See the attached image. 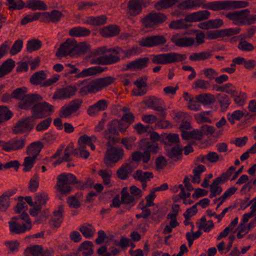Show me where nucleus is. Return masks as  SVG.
<instances>
[{
    "label": "nucleus",
    "instance_id": "f257e3e1",
    "mask_svg": "<svg viewBox=\"0 0 256 256\" xmlns=\"http://www.w3.org/2000/svg\"><path fill=\"white\" fill-rule=\"evenodd\" d=\"M248 9L230 12L226 17L230 20L236 21L239 26H249L256 24V14L250 15Z\"/></svg>",
    "mask_w": 256,
    "mask_h": 256
},
{
    "label": "nucleus",
    "instance_id": "f03ea898",
    "mask_svg": "<svg viewBox=\"0 0 256 256\" xmlns=\"http://www.w3.org/2000/svg\"><path fill=\"white\" fill-rule=\"evenodd\" d=\"M152 61L154 64H168L178 62H181L186 58V54L175 52L152 55Z\"/></svg>",
    "mask_w": 256,
    "mask_h": 256
},
{
    "label": "nucleus",
    "instance_id": "7ed1b4c3",
    "mask_svg": "<svg viewBox=\"0 0 256 256\" xmlns=\"http://www.w3.org/2000/svg\"><path fill=\"white\" fill-rule=\"evenodd\" d=\"M76 176L70 173H62L57 177L56 188L59 190L60 194L66 195L72 190L70 184H74L76 180Z\"/></svg>",
    "mask_w": 256,
    "mask_h": 256
},
{
    "label": "nucleus",
    "instance_id": "20e7f679",
    "mask_svg": "<svg viewBox=\"0 0 256 256\" xmlns=\"http://www.w3.org/2000/svg\"><path fill=\"white\" fill-rule=\"evenodd\" d=\"M54 106L46 102H37L32 106L30 116L36 119H42L50 116L54 112Z\"/></svg>",
    "mask_w": 256,
    "mask_h": 256
},
{
    "label": "nucleus",
    "instance_id": "39448f33",
    "mask_svg": "<svg viewBox=\"0 0 256 256\" xmlns=\"http://www.w3.org/2000/svg\"><path fill=\"white\" fill-rule=\"evenodd\" d=\"M218 1L208 2L206 4V0H186L179 3L178 7L183 10H190L194 8L202 7V8L218 11Z\"/></svg>",
    "mask_w": 256,
    "mask_h": 256
},
{
    "label": "nucleus",
    "instance_id": "423d86ee",
    "mask_svg": "<svg viewBox=\"0 0 256 256\" xmlns=\"http://www.w3.org/2000/svg\"><path fill=\"white\" fill-rule=\"evenodd\" d=\"M124 152L120 148H108L104 158V162L108 168H112L115 164L122 160Z\"/></svg>",
    "mask_w": 256,
    "mask_h": 256
},
{
    "label": "nucleus",
    "instance_id": "0eeeda50",
    "mask_svg": "<svg viewBox=\"0 0 256 256\" xmlns=\"http://www.w3.org/2000/svg\"><path fill=\"white\" fill-rule=\"evenodd\" d=\"M144 103L148 108L158 112L157 114L160 119L166 118L167 115L166 108L162 100L154 96H152L146 98L144 100Z\"/></svg>",
    "mask_w": 256,
    "mask_h": 256
},
{
    "label": "nucleus",
    "instance_id": "6e6552de",
    "mask_svg": "<svg viewBox=\"0 0 256 256\" xmlns=\"http://www.w3.org/2000/svg\"><path fill=\"white\" fill-rule=\"evenodd\" d=\"M139 146L144 152V158L150 160L151 154H156L158 152L160 147L155 140H150L148 138L142 139L139 142Z\"/></svg>",
    "mask_w": 256,
    "mask_h": 256
},
{
    "label": "nucleus",
    "instance_id": "1a4fd4ad",
    "mask_svg": "<svg viewBox=\"0 0 256 256\" xmlns=\"http://www.w3.org/2000/svg\"><path fill=\"white\" fill-rule=\"evenodd\" d=\"M83 102L82 99L76 98L70 101L68 104L62 106L59 112L60 118H68L71 115L76 112Z\"/></svg>",
    "mask_w": 256,
    "mask_h": 256
},
{
    "label": "nucleus",
    "instance_id": "9d476101",
    "mask_svg": "<svg viewBox=\"0 0 256 256\" xmlns=\"http://www.w3.org/2000/svg\"><path fill=\"white\" fill-rule=\"evenodd\" d=\"M138 42L140 46L149 48L164 45L166 39L163 35H154L142 38Z\"/></svg>",
    "mask_w": 256,
    "mask_h": 256
},
{
    "label": "nucleus",
    "instance_id": "9b49d317",
    "mask_svg": "<svg viewBox=\"0 0 256 256\" xmlns=\"http://www.w3.org/2000/svg\"><path fill=\"white\" fill-rule=\"evenodd\" d=\"M76 41L73 38H68L60 45V48L56 52L57 57L66 56H74V48Z\"/></svg>",
    "mask_w": 256,
    "mask_h": 256
},
{
    "label": "nucleus",
    "instance_id": "f8f14e48",
    "mask_svg": "<svg viewBox=\"0 0 256 256\" xmlns=\"http://www.w3.org/2000/svg\"><path fill=\"white\" fill-rule=\"evenodd\" d=\"M36 121L30 116L22 119L16 123L12 132L15 134H21L26 131L30 132L34 128Z\"/></svg>",
    "mask_w": 256,
    "mask_h": 256
},
{
    "label": "nucleus",
    "instance_id": "ddd939ff",
    "mask_svg": "<svg viewBox=\"0 0 256 256\" xmlns=\"http://www.w3.org/2000/svg\"><path fill=\"white\" fill-rule=\"evenodd\" d=\"M26 144V138L24 137H16L8 140L3 142L1 145L2 150L6 152L16 151L22 150Z\"/></svg>",
    "mask_w": 256,
    "mask_h": 256
},
{
    "label": "nucleus",
    "instance_id": "4468645a",
    "mask_svg": "<svg viewBox=\"0 0 256 256\" xmlns=\"http://www.w3.org/2000/svg\"><path fill=\"white\" fill-rule=\"evenodd\" d=\"M147 6L146 0H130L128 2L127 13L132 16L140 14L144 8Z\"/></svg>",
    "mask_w": 256,
    "mask_h": 256
},
{
    "label": "nucleus",
    "instance_id": "2eb2a0df",
    "mask_svg": "<svg viewBox=\"0 0 256 256\" xmlns=\"http://www.w3.org/2000/svg\"><path fill=\"white\" fill-rule=\"evenodd\" d=\"M150 58H140L124 65L122 70L134 71L136 70H142L148 66Z\"/></svg>",
    "mask_w": 256,
    "mask_h": 256
},
{
    "label": "nucleus",
    "instance_id": "dca6fc26",
    "mask_svg": "<svg viewBox=\"0 0 256 256\" xmlns=\"http://www.w3.org/2000/svg\"><path fill=\"white\" fill-rule=\"evenodd\" d=\"M249 3L246 1L237 0H223L218 1V11L221 10H231L246 8Z\"/></svg>",
    "mask_w": 256,
    "mask_h": 256
},
{
    "label": "nucleus",
    "instance_id": "f3484780",
    "mask_svg": "<svg viewBox=\"0 0 256 256\" xmlns=\"http://www.w3.org/2000/svg\"><path fill=\"white\" fill-rule=\"evenodd\" d=\"M77 90L76 86H66L56 90L54 93L52 98L54 100L70 99L76 94Z\"/></svg>",
    "mask_w": 256,
    "mask_h": 256
},
{
    "label": "nucleus",
    "instance_id": "a211bd4d",
    "mask_svg": "<svg viewBox=\"0 0 256 256\" xmlns=\"http://www.w3.org/2000/svg\"><path fill=\"white\" fill-rule=\"evenodd\" d=\"M166 18V16L160 12L150 14L142 19V22L144 26L150 28L152 23L154 24H162L165 22Z\"/></svg>",
    "mask_w": 256,
    "mask_h": 256
},
{
    "label": "nucleus",
    "instance_id": "6ab92c4d",
    "mask_svg": "<svg viewBox=\"0 0 256 256\" xmlns=\"http://www.w3.org/2000/svg\"><path fill=\"white\" fill-rule=\"evenodd\" d=\"M42 99V97L38 94H28L18 102V107L22 110H32V106Z\"/></svg>",
    "mask_w": 256,
    "mask_h": 256
},
{
    "label": "nucleus",
    "instance_id": "aec40b11",
    "mask_svg": "<svg viewBox=\"0 0 256 256\" xmlns=\"http://www.w3.org/2000/svg\"><path fill=\"white\" fill-rule=\"evenodd\" d=\"M170 41L176 46L180 48L190 47L194 44L195 42L194 38L186 36L181 37L178 34L173 35L170 38Z\"/></svg>",
    "mask_w": 256,
    "mask_h": 256
},
{
    "label": "nucleus",
    "instance_id": "412c9836",
    "mask_svg": "<svg viewBox=\"0 0 256 256\" xmlns=\"http://www.w3.org/2000/svg\"><path fill=\"white\" fill-rule=\"evenodd\" d=\"M210 13L206 10H200L186 14L185 16V20L188 22H200L208 20L210 16Z\"/></svg>",
    "mask_w": 256,
    "mask_h": 256
},
{
    "label": "nucleus",
    "instance_id": "4be33fe9",
    "mask_svg": "<svg viewBox=\"0 0 256 256\" xmlns=\"http://www.w3.org/2000/svg\"><path fill=\"white\" fill-rule=\"evenodd\" d=\"M120 60V58L118 56H115L110 54L100 56L96 59L92 60L91 62V64L102 65H110L118 62Z\"/></svg>",
    "mask_w": 256,
    "mask_h": 256
},
{
    "label": "nucleus",
    "instance_id": "5701e85b",
    "mask_svg": "<svg viewBox=\"0 0 256 256\" xmlns=\"http://www.w3.org/2000/svg\"><path fill=\"white\" fill-rule=\"evenodd\" d=\"M106 67L103 68L100 66H94L88 68L84 69L78 75H76L75 77L77 78H85L90 76H96L102 73L106 70Z\"/></svg>",
    "mask_w": 256,
    "mask_h": 256
},
{
    "label": "nucleus",
    "instance_id": "b1692460",
    "mask_svg": "<svg viewBox=\"0 0 256 256\" xmlns=\"http://www.w3.org/2000/svg\"><path fill=\"white\" fill-rule=\"evenodd\" d=\"M120 194L122 204L130 206H125L126 209L130 210L131 207L134 206L136 202L134 196L130 194L128 188L126 186L122 188Z\"/></svg>",
    "mask_w": 256,
    "mask_h": 256
},
{
    "label": "nucleus",
    "instance_id": "393cba45",
    "mask_svg": "<svg viewBox=\"0 0 256 256\" xmlns=\"http://www.w3.org/2000/svg\"><path fill=\"white\" fill-rule=\"evenodd\" d=\"M166 156L174 160V162L180 160L182 159V146L177 144L170 148H166Z\"/></svg>",
    "mask_w": 256,
    "mask_h": 256
},
{
    "label": "nucleus",
    "instance_id": "a878e982",
    "mask_svg": "<svg viewBox=\"0 0 256 256\" xmlns=\"http://www.w3.org/2000/svg\"><path fill=\"white\" fill-rule=\"evenodd\" d=\"M120 28L116 24H110L102 28L100 32L104 37L110 38L116 36L120 34Z\"/></svg>",
    "mask_w": 256,
    "mask_h": 256
},
{
    "label": "nucleus",
    "instance_id": "bb28decb",
    "mask_svg": "<svg viewBox=\"0 0 256 256\" xmlns=\"http://www.w3.org/2000/svg\"><path fill=\"white\" fill-rule=\"evenodd\" d=\"M115 81V78L109 76L103 78H99L92 80L96 92L100 90L102 88L108 86Z\"/></svg>",
    "mask_w": 256,
    "mask_h": 256
},
{
    "label": "nucleus",
    "instance_id": "cd10ccee",
    "mask_svg": "<svg viewBox=\"0 0 256 256\" xmlns=\"http://www.w3.org/2000/svg\"><path fill=\"white\" fill-rule=\"evenodd\" d=\"M10 230L12 234H20L24 233L32 228V225L26 226L25 224H19L16 222H8Z\"/></svg>",
    "mask_w": 256,
    "mask_h": 256
},
{
    "label": "nucleus",
    "instance_id": "c85d7f7f",
    "mask_svg": "<svg viewBox=\"0 0 256 256\" xmlns=\"http://www.w3.org/2000/svg\"><path fill=\"white\" fill-rule=\"evenodd\" d=\"M91 34L89 28L83 26H76L72 28L68 32L70 36L73 37H86Z\"/></svg>",
    "mask_w": 256,
    "mask_h": 256
},
{
    "label": "nucleus",
    "instance_id": "c756f323",
    "mask_svg": "<svg viewBox=\"0 0 256 256\" xmlns=\"http://www.w3.org/2000/svg\"><path fill=\"white\" fill-rule=\"evenodd\" d=\"M107 18L104 15L97 16H90L86 18L84 24L94 26H100L106 22Z\"/></svg>",
    "mask_w": 256,
    "mask_h": 256
},
{
    "label": "nucleus",
    "instance_id": "7c9ffc66",
    "mask_svg": "<svg viewBox=\"0 0 256 256\" xmlns=\"http://www.w3.org/2000/svg\"><path fill=\"white\" fill-rule=\"evenodd\" d=\"M154 174L152 172H143L140 170H136L133 174L134 178L140 182L150 181L151 179L154 178Z\"/></svg>",
    "mask_w": 256,
    "mask_h": 256
},
{
    "label": "nucleus",
    "instance_id": "2f4dec72",
    "mask_svg": "<svg viewBox=\"0 0 256 256\" xmlns=\"http://www.w3.org/2000/svg\"><path fill=\"white\" fill-rule=\"evenodd\" d=\"M44 147L43 144L40 142H35L31 143L27 148L26 154L37 158L38 155Z\"/></svg>",
    "mask_w": 256,
    "mask_h": 256
},
{
    "label": "nucleus",
    "instance_id": "473e14b6",
    "mask_svg": "<svg viewBox=\"0 0 256 256\" xmlns=\"http://www.w3.org/2000/svg\"><path fill=\"white\" fill-rule=\"evenodd\" d=\"M47 74L44 70H40L34 73L30 78V83L34 86L40 85L42 87L43 82L46 79Z\"/></svg>",
    "mask_w": 256,
    "mask_h": 256
},
{
    "label": "nucleus",
    "instance_id": "72a5a7b5",
    "mask_svg": "<svg viewBox=\"0 0 256 256\" xmlns=\"http://www.w3.org/2000/svg\"><path fill=\"white\" fill-rule=\"evenodd\" d=\"M26 8L31 9L32 10H46L48 9L46 4L40 0H28L26 4Z\"/></svg>",
    "mask_w": 256,
    "mask_h": 256
},
{
    "label": "nucleus",
    "instance_id": "f704fd0d",
    "mask_svg": "<svg viewBox=\"0 0 256 256\" xmlns=\"http://www.w3.org/2000/svg\"><path fill=\"white\" fill-rule=\"evenodd\" d=\"M118 120L114 119L108 122L107 124V129L103 132V135H113L118 136Z\"/></svg>",
    "mask_w": 256,
    "mask_h": 256
},
{
    "label": "nucleus",
    "instance_id": "c9c22d12",
    "mask_svg": "<svg viewBox=\"0 0 256 256\" xmlns=\"http://www.w3.org/2000/svg\"><path fill=\"white\" fill-rule=\"evenodd\" d=\"M132 171V166L130 164H124L117 170L116 175L119 178L122 180H126L128 178L129 174Z\"/></svg>",
    "mask_w": 256,
    "mask_h": 256
},
{
    "label": "nucleus",
    "instance_id": "e433bc0d",
    "mask_svg": "<svg viewBox=\"0 0 256 256\" xmlns=\"http://www.w3.org/2000/svg\"><path fill=\"white\" fill-rule=\"evenodd\" d=\"M198 102L204 106H208L215 102L216 98L214 95L209 94H203L196 96Z\"/></svg>",
    "mask_w": 256,
    "mask_h": 256
},
{
    "label": "nucleus",
    "instance_id": "4c0bfd02",
    "mask_svg": "<svg viewBox=\"0 0 256 256\" xmlns=\"http://www.w3.org/2000/svg\"><path fill=\"white\" fill-rule=\"evenodd\" d=\"M162 142L167 146H170L173 144L179 143L180 139L178 134L171 133L162 134Z\"/></svg>",
    "mask_w": 256,
    "mask_h": 256
},
{
    "label": "nucleus",
    "instance_id": "58836bf2",
    "mask_svg": "<svg viewBox=\"0 0 256 256\" xmlns=\"http://www.w3.org/2000/svg\"><path fill=\"white\" fill-rule=\"evenodd\" d=\"M5 4L8 6V9L10 11L21 10L26 8V3L22 0H6Z\"/></svg>",
    "mask_w": 256,
    "mask_h": 256
},
{
    "label": "nucleus",
    "instance_id": "ea45409f",
    "mask_svg": "<svg viewBox=\"0 0 256 256\" xmlns=\"http://www.w3.org/2000/svg\"><path fill=\"white\" fill-rule=\"evenodd\" d=\"M216 98L222 110L225 112L230 104V100L228 96L224 94H218Z\"/></svg>",
    "mask_w": 256,
    "mask_h": 256
},
{
    "label": "nucleus",
    "instance_id": "a19ab883",
    "mask_svg": "<svg viewBox=\"0 0 256 256\" xmlns=\"http://www.w3.org/2000/svg\"><path fill=\"white\" fill-rule=\"evenodd\" d=\"M94 244L92 242L86 240L82 243L78 248V251L85 250L82 252V254L84 256H90L93 254L94 250L92 247Z\"/></svg>",
    "mask_w": 256,
    "mask_h": 256
},
{
    "label": "nucleus",
    "instance_id": "79ce46f5",
    "mask_svg": "<svg viewBox=\"0 0 256 256\" xmlns=\"http://www.w3.org/2000/svg\"><path fill=\"white\" fill-rule=\"evenodd\" d=\"M42 252V246L35 245L33 246L28 247L25 250L24 256H40Z\"/></svg>",
    "mask_w": 256,
    "mask_h": 256
},
{
    "label": "nucleus",
    "instance_id": "37998d69",
    "mask_svg": "<svg viewBox=\"0 0 256 256\" xmlns=\"http://www.w3.org/2000/svg\"><path fill=\"white\" fill-rule=\"evenodd\" d=\"M178 2V0H160L155 4L158 10H162L170 8Z\"/></svg>",
    "mask_w": 256,
    "mask_h": 256
},
{
    "label": "nucleus",
    "instance_id": "c03bdc74",
    "mask_svg": "<svg viewBox=\"0 0 256 256\" xmlns=\"http://www.w3.org/2000/svg\"><path fill=\"white\" fill-rule=\"evenodd\" d=\"M96 92L92 80L88 84L81 86L78 91L79 94L82 96H86L88 94Z\"/></svg>",
    "mask_w": 256,
    "mask_h": 256
},
{
    "label": "nucleus",
    "instance_id": "a18cd8bd",
    "mask_svg": "<svg viewBox=\"0 0 256 256\" xmlns=\"http://www.w3.org/2000/svg\"><path fill=\"white\" fill-rule=\"evenodd\" d=\"M42 14H47L48 17L50 18V20L53 23H57L59 22L64 14L60 11L54 10L50 12H42Z\"/></svg>",
    "mask_w": 256,
    "mask_h": 256
},
{
    "label": "nucleus",
    "instance_id": "49530a36",
    "mask_svg": "<svg viewBox=\"0 0 256 256\" xmlns=\"http://www.w3.org/2000/svg\"><path fill=\"white\" fill-rule=\"evenodd\" d=\"M212 54L208 52H202L194 53L189 56V59L192 61L204 60L210 58Z\"/></svg>",
    "mask_w": 256,
    "mask_h": 256
},
{
    "label": "nucleus",
    "instance_id": "de8ad7c7",
    "mask_svg": "<svg viewBox=\"0 0 256 256\" xmlns=\"http://www.w3.org/2000/svg\"><path fill=\"white\" fill-rule=\"evenodd\" d=\"M42 43L38 39H32L28 40L26 45V50L29 52L36 51L40 48Z\"/></svg>",
    "mask_w": 256,
    "mask_h": 256
},
{
    "label": "nucleus",
    "instance_id": "09e8293b",
    "mask_svg": "<svg viewBox=\"0 0 256 256\" xmlns=\"http://www.w3.org/2000/svg\"><path fill=\"white\" fill-rule=\"evenodd\" d=\"M90 49V45L86 42H81L78 44L76 43L74 48V56L86 54Z\"/></svg>",
    "mask_w": 256,
    "mask_h": 256
},
{
    "label": "nucleus",
    "instance_id": "8fccbe9b",
    "mask_svg": "<svg viewBox=\"0 0 256 256\" xmlns=\"http://www.w3.org/2000/svg\"><path fill=\"white\" fill-rule=\"evenodd\" d=\"M13 116L12 112L6 106H0V124L3 120H8Z\"/></svg>",
    "mask_w": 256,
    "mask_h": 256
},
{
    "label": "nucleus",
    "instance_id": "3c124183",
    "mask_svg": "<svg viewBox=\"0 0 256 256\" xmlns=\"http://www.w3.org/2000/svg\"><path fill=\"white\" fill-rule=\"evenodd\" d=\"M28 92V89L26 87H22L17 88L14 90L12 93V98L22 100L27 95L26 93Z\"/></svg>",
    "mask_w": 256,
    "mask_h": 256
},
{
    "label": "nucleus",
    "instance_id": "603ef678",
    "mask_svg": "<svg viewBox=\"0 0 256 256\" xmlns=\"http://www.w3.org/2000/svg\"><path fill=\"white\" fill-rule=\"evenodd\" d=\"M185 18L184 19H180L172 21L168 25L169 28L174 30H180L182 28H186L188 26L186 24Z\"/></svg>",
    "mask_w": 256,
    "mask_h": 256
},
{
    "label": "nucleus",
    "instance_id": "864d4df0",
    "mask_svg": "<svg viewBox=\"0 0 256 256\" xmlns=\"http://www.w3.org/2000/svg\"><path fill=\"white\" fill-rule=\"evenodd\" d=\"M36 158L35 156H26L24 158L22 166H24L23 171L30 172L34 165Z\"/></svg>",
    "mask_w": 256,
    "mask_h": 256
},
{
    "label": "nucleus",
    "instance_id": "5fc2aeb1",
    "mask_svg": "<svg viewBox=\"0 0 256 256\" xmlns=\"http://www.w3.org/2000/svg\"><path fill=\"white\" fill-rule=\"evenodd\" d=\"M52 122V118L48 117L39 122L36 126V130L38 132L46 130L48 128Z\"/></svg>",
    "mask_w": 256,
    "mask_h": 256
},
{
    "label": "nucleus",
    "instance_id": "6e6d98bb",
    "mask_svg": "<svg viewBox=\"0 0 256 256\" xmlns=\"http://www.w3.org/2000/svg\"><path fill=\"white\" fill-rule=\"evenodd\" d=\"M12 196L10 194L9 195L3 194L0 196V210L2 212H6L9 207L10 196Z\"/></svg>",
    "mask_w": 256,
    "mask_h": 256
},
{
    "label": "nucleus",
    "instance_id": "4d7b16f0",
    "mask_svg": "<svg viewBox=\"0 0 256 256\" xmlns=\"http://www.w3.org/2000/svg\"><path fill=\"white\" fill-rule=\"evenodd\" d=\"M244 115L242 111L236 110L231 114L230 113L228 114L227 118L230 123L234 124L235 123L234 120H240L244 116Z\"/></svg>",
    "mask_w": 256,
    "mask_h": 256
},
{
    "label": "nucleus",
    "instance_id": "13d9d810",
    "mask_svg": "<svg viewBox=\"0 0 256 256\" xmlns=\"http://www.w3.org/2000/svg\"><path fill=\"white\" fill-rule=\"evenodd\" d=\"M238 48L239 50L244 52H252L254 50V46L241 38L240 41L238 43Z\"/></svg>",
    "mask_w": 256,
    "mask_h": 256
},
{
    "label": "nucleus",
    "instance_id": "bf43d9fd",
    "mask_svg": "<svg viewBox=\"0 0 256 256\" xmlns=\"http://www.w3.org/2000/svg\"><path fill=\"white\" fill-rule=\"evenodd\" d=\"M42 14V13L40 12H35L32 14H28L22 20L20 24L22 25H25L28 22L36 20L39 19Z\"/></svg>",
    "mask_w": 256,
    "mask_h": 256
},
{
    "label": "nucleus",
    "instance_id": "052dcab7",
    "mask_svg": "<svg viewBox=\"0 0 256 256\" xmlns=\"http://www.w3.org/2000/svg\"><path fill=\"white\" fill-rule=\"evenodd\" d=\"M39 176L38 174H35L30 180L28 184V188L32 192H35L36 191L38 188L39 186Z\"/></svg>",
    "mask_w": 256,
    "mask_h": 256
},
{
    "label": "nucleus",
    "instance_id": "680f3d73",
    "mask_svg": "<svg viewBox=\"0 0 256 256\" xmlns=\"http://www.w3.org/2000/svg\"><path fill=\"white\" fill-rule=\"evenodd\" d=\"M94 182L90 178H88L86 181L82 182L81 180H76L74 184H76V187L80 190L90 189L93 186Z\"/></svg>",
    "mask_w": 256,
    "mask_h": 256
},
{
    "label": "nucleus",
    "instance_id": "e2e57ef3",
    "mask_svg": "<svg viewBox=\"0 0 256 256\" xmlns=\"http://www.w3.org/2000/svg\"><path fill=\"white\" fill-rule=\"evenodd\" d=\"M22 40L18 39L16 40L10 50V54L11 56H14L18 54L22 50Z\"/></svg>",
    "mask_w": 256,
    "mask_h": 256
},
{
    "label": "nucleus",
    "instance_id": "0e129e2a",
    "mask_svg": "<svg viewBox=\"0 0 256 256\" xmlns=\"http://www.w3.org/2000/svg\"><path fill=\"white\" fill-rule=\"evenodd\" d=\"M136 140L135 137H125L121 140V144L128 150H132L134 148V142Z\"/></svg>",
    "mask_w": 256,
    "mask_h": 256
},
{
    "label": "nucleus",
    "instance_id": "69168bd1",
    "mask_svg": "<svg viewBox=\"0 0 256 256\" xmlns=\"http://www.w3.org/2000/svg\"><path fill=\"white\" fill-rule=\"evenodd\" d=\"M48 195L46 192H38L36 194V202L34 204H40L42 205L44 204H46L47 200H48Z\"/></svg>",
    "mask_w": 256,
    "mask_h": 256
},
{
    "label": "nucleus",
    "instance_id": "338daca9",
    "mask_svg": "<svg viewBox=\"0 0 256 256\" xmlns=\"http://www.w3.org/2000/svg\"><path fill=\"white\" fill-rule=\"evenodd\" d=\"M65 67L68 68L65 70L64 76H68L70 74H76L78 75L80 72V70L76 67V66L73 65L71 64H65Z\"/></svg>",
    "mask_w": 256,
    "mask_h": 256
},
{
    "label": "nucleus",
    "instance_id": "774afa93",
    "mask_svg": "<svg viewBox=\"0 0 256 256\" xmlns=\"http://www.w3.org/2000/svg\"><path fill=\"white\" fill-rule=\"evenodd\" d=\"M222 38L224 36H231L240 33L241 28H228L226 29L221 30Z\"/></svg>",
    "mask_w": 256,
    "mask_h": 256
}]
</instances>
